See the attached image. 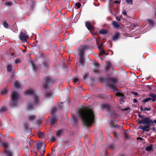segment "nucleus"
I'll return each instance as SVG.
<instances>
[{
	"label": "nucleus",
	"mask_w": 156,
	"mask_h": 156,
	"mask_svg": "<svg viewBox=\"0 0 156 156\" xmlns=\"http://www.w3.org/2000/svg\"><path fill=\"white\" fill-rule=\"evenodd\" d=\"M124 94L120 92H117L116 93V96H117L121 97L123 96Z\"/></svg>",
	"instance_id": "58836bf2"
},
{
	"label": "nucleus",
	"mask_w": 156,
	"mask_h": 156,
	"mask_svg": "<svg viewBox=\"0 0 156 156\" xmlns=\"http://www.w3.org/2000/svg\"><path fill=\"white\" fill-rule=\"evenodd\" d=\"M110 68L109 67L106 66L105 68V70L106 71H108L109 69Z\"/></svg>",
	"instance_id": "e2e57ef3"
},
{
	"label": "nucleus",
	"mask_w": 156,
	"mask_h": 156,
	"mask_svg": "<svg viewBox=\"0 0 156 156\" xmlns=\"http://www.w3.org/2000/svg\"><path fill=\"white\" fill-rule=\"evenodd\" d=\"M5 4L6 5H8V6H11L12 5V3L11 2H6Z\"/></svg>",
	"instance_id": "de8ad7c7"
},
{
	"label": "nucleus",
	"mask_w": 156,
	"mask_h": 156,
	"mask_svg": "<svg viewBox=\"0 0 156 156\" xmlns=\"http://www.w3.org/2000/svg\"><path fill=\"white\" fill-rule=\"evenodd\" d=\"M137 123L138 124H146V125L143 126H140L138 129H142L144 131L148 132L150 130V127L151 126H154V123L156 124V120H152L149 117H145L143 118L142 120H139Z\"/></svg>",
	"instance_id": "f03ea898"
},
{
	"label": "nucleus",
	"mask_w": 156,
	"mask_h": 156,
	"mask_svg": "<svg viewBox=\"0 0 156 156\" xmlns=\"http://www.w3.org/2000/svg\"><path fill=\"white\" fill-rule=\"evenodd\" d=\"M55 140V139L54 137H51V140L52 142L54 141Z\"/></svg>",
	"instance_id": "774afa93"
},
{
	"label": "nucleus",
	"mask_w": 156,
	"mask_h": 156,
	"mask_svg": "<svg viewBox=\"0 0 156 156\" xmlns=\"http://www.w3.org/2000/svg\"><path fill=\"white\" fill-rule=\"evenodd\" d=\"M129 132L127 130H126L124 132V136L126 139H129Z\"/></svg>",
	"instance_id": "5701e85b"
},
{
	"label": "nucleus",
	"mask_w": 156,
	"mask_h": 156,
	"mask_svg": "<svg viewBox=\"0 0 156 156\" xmlns=\"http://www.w3.org/2000/svg\"><path fill=\"white\" fill-rule=\"evenodd\" d=\"M114 135V136L116 138L118 137L116 133L115 132H113Z\"/></svg>",
	"instance_id": "13d9d810"
},
{
	"label": "nucleus",
	"mask_w": 156,
	"mask_h": 156,
	"mask_svg": "<svg viewBox=\"0 0 156 156\" xmlns=\"http://www.w3.org/2000/svg\"><path fill=\"white\" fill-rule=\"evenodd\" d=\"M30 62L33 68V69L35 71L37 69V67L34 64L33 62L31 60H30Z\"/></svg>",
	"instance_id": "cd10ccee"
},
{
	"label": "nucleus",
	"mask_w": 156,
	"mask_h": 156,
	"mask_svg": "<svg viewBox=\"0 0 156 156\" xmlns=\"http://www.w3.org/2000/svg\"><path fill=\"white\" fill-rule=\"evenodd\" d=\"M19 37L21 41H27V38H28L29 37L26 33L21 31L20 33Z\"/></svg>",
	"instance_id": "6e6552de"
},
{
	"label": "nucleus",
	"mask_w": 156,
	"mask_h": 156,
	"mask_svg": "<svg viewBox=\"0 0 156 156\" xmlns=\"http://www.w3.org/2000/svg\"><path fill=\"white\" fill-rule=\"evenodd\" d=\"M84 126L86 127L91 126L95 121V115L91 109L80 108L78 112Z\"/></svg>",
	"instance_id": "f257e3e1"
},
{
	"label": "nucleus",
	"mask_w": 156,
	"mask_h": 156,
	"mask_svg": "<svg viewBox=\"0 0 156 156\" xmlns=\"http://www.w3.org/2000/svg\"><path fill=\"white\" fill-rule=\"evenodd\" d=\"M42 145V143H37L36 144V148L37 150H39L41 149V148Z\"/></svg>",
	"instance_id": "b1692460"
},
{
	"label": "nucleus",
	"mask_w": 156,
	"mask_h": 156,
	"mask_svg": "<svg viewBox=\"0 0 156 156\" xmlns=\"http://www.w3.org/2000/svg\"><path fill=\"white\" fill-rule=\"evenodd\" d=\"M72 117H73V119L74 121V123H76L78 121L76 117L74 115H73Z\"/></svg>",
	"instance_id": "c756f323"
},
{
	"label": "nucleus",
	"mask_w": 156,
	"mask_h": 156,
	"mask_svg": "<svg viewBox=\"0 0 156 156\" xmlns=\"http://www.w3.org/2000/svg\"><path fill=\"white\" fill-rule=\"evenodd\" d=\"M8 91L5 88L3 89L1 91V94H6L7 93Z\"/></svg>",
	"instance_id": "7c9ffc66"
},
{
	"label": "nucleus",
	"mask_w": 156,
	"mask_h": 156,
	"mask_svg": "<svg viewBox=\"0 0 156 156\" xmlns=\"http://www.w3.org/2000/svg\"><path fill=\"white\" fill-rule=\"evenodd\" d=\"M25 94L33 96L34 98V103L35 104H37L39 102L40 99L38 96L35 93L33 89H30L25 91Z\"/></svg>",
	"instance_id": "20e7f679"
},
{
	"label": "nucleus",
	"mask_w": 156,
	"mask_h": 156,
	"mask_svg": "<svg viewBox=\"0 0 156 156\" xmlns=\"http://www.w3.org/2000/svg\"><path fill=\"white\" fill-rule=\"evenodd\" d=\"M7 108L5 107H2L0 109V112L3 113L5 112Z\"/></svg>",
	"instance_id": "bb28decb"
},
{
	"label": "nucleus",
	"mask_w": 156,
	"mask_h": 156,
	"mask_svg": "<svg viewBox=\"0 0 156 156\" xmlns=\"http://www.w3.org/2000/svg\"><path fill=\"white\" fill-rule=\"evenodd\" d=\"M121 98H120V101H124V100H125V98L124 97V95H123V96H121Z\"/></svg>",
	"instance_id": "09e8293b"
},
{
	"label": "nucleus",
	"mask_w": 156,
	"mask_h": 156,
	"mask_svg": "<svg viewBox=\"0 0 156 156\" xmlns=\"http://www.w3.org/2000/svg\"><path fill=\"white\" fill-rule=\"evenodd\" d=\"M132 94H133V95H135L137 96L138 95V94L136 92L133 91L132 92Z\"/></svg>",
	"instance_id": "5fc2aeb1"
},
{
	"label": "nucleus",
	"mask_w": 156,
	"mask_h": 156,
	"mask_svg": "<svg viewBox=\"0 0 156 156\" xmlns=\"http://www.w3.org/2000/svg\"><path fill=\"white\" fill-rule=\"evenodd\" d=\"M42 151H43V153H42V152L41 151H40V152L41 154V155H40L39 156H43L44 155V153L45 152V150H44V147L42 149Z\"/></svg>",
	"instance_id": "4c0bfd02"
},
{
	"label": "nucleus",
	"mask_w": 156,
	"mask_h": 156,
	"mask_svg": "<svg viewBox=\"0 0 156 156\" xmlns=\"http://www.w3.org/2000/svg\"><path fill=\"white\" fill-rule=\"evenodd\" d=\"M138 116L142 118V119L144 118L143 116L142 115H140V114L138 115Z\"/></svg>",
	"instance_id": "69168bd1"
},
{
	"label": "nucleus",
	"mask_w": 156,
	"mask_h": 156,
	"mask_svg": "<svg viewBox=\"0 0 156 156\" xmlns=\"http://www.w3.org/2000/svg\"><path fill=\"white\" fill-rule=\"evenodd\" d=\"M149 96L152 98L151 100L153 102L156 101V94L154 93H151Z\"/></svg>",
	"instance_id": "dca6fc26"
},
{
	"label": "nucleus",
	"mask_w": 156,
	"mask_h": 156,
	"mask_svg": "<svg viewBox=\"0 0 156 156\" xmlns=\"http://www.w3.org/2000/svg\"><path fill=\"white\" fill-rule=\"evenodd\" d=\"M112 25L116 29L120 27V25L117 22L115 21L112 22Z\"/></svg>",
	"instance_id": "f3484780"
},
{
	"label": "nucleus",
	"mask_w": 156,
	"mask_h": 156,
	"mask_svg": "<svg viewBox=\"0 0 156 156\" xmlns=\"http://www.w3.org/2000/svg\"><path fill=\"white\" fill-rule=\"evenodd\" d=\"M151 100V98H146L142 101V102L144 103H146L148 102L149 101Z\"/></svg>",
	"instance_id": "c85d7f7f"
},
{
	"label": "nucleus",
	"mask_w": 156,
	"mask_h": 156,
	"mask_svg": "<svg viewBox=\"0 0 156 156\" xmlns=\"http://www.w3.org/2000/svg\"><path fill=\"white\" fill-rule=\"evenodd\" d=\"M78 80V79L77 78H75L73 79V82L74 83H76Z\"/></svg>",
	"instance_id": "603ef678"
},
{
	"label": "nucleus",
	"mask_w": 156,
	"mask_h": 156,
	"mask_svg": "<svg viewBox=\"0 0 156 156\" xmlns=\"http://www.w3.org/2000/svg\"><path fill=\"white\" fill-rule=\"evenodd\" d=\"M54 81L50 77H47L46 78L45 82L43 84V86L44 88L47 89L48 86L52 84Z\"/></svg>",
	"instance_id": "0eeeda50"
},
{
	"label": "nucleus",
	"mask_w": 156,
	"mask_h": 156,
	"mask_svg": "<svg viewBox=\"0 0 156 156\" xmlns=\"http://www.w3.org/2000/svg\"><path fill=\"white\" fill-rule=\"evenodd\" d=\"M101 108L105 109L107 111H110L111 108V105L109 104H103L101 105Z\"/></svg>",
	"instance_id": "9b49d317"
},
{
	"label": "nucleus",
	"mask_w": 156,
	"mask_h": 156,
	"mask_svg": "<svg viewBox=\"0 0 156 156\" xmlns=\"http://www.w3.org/2000/svg\"><path fill=\"white\" fill-rule=\"evenodd\" d=\"M58 118L56 117H54L52 118L50 120V123L51 126L55 124L57 121Z\"/></svg>",
	"instance_id": "ddd939ff"
},
{
	"label": "nucleus",
	"mask_w": 156,
	"mask_h": 156,
	"mask_svg": "<svg viewBox=\"0 0 156 156\" xmlns=\"http://www.w3.org/2000/svg\"><path fill=\"white\" fill-rule=\"evenodd\" d=\"M41 119H39L38 120V122L39 124H40L41 122Z\"/></svg>",
	"instance_id": "680f3d73"
},
{
	"label": "nucleus",
	"mask_w": 156,
	"mask_h": 156,
	"mask_svg": "<svg viewBox=\"0 0 156 156\" xmlns=\"http://www.w3.org/2000/svg\"><path fill=\"white\" fill-rule=\"evenodd\" d=\"M96 41L97 42V44L98 45V48L99 50L101 51V50H102V48H101V46H102L103 45L102 44H100L99 43V41H98L99 40H98V39H96Z\"/></svg>",
	"instance_id": "aec40b11"
},
{
	"label": "nucleus",
	"mask_w": 156,
	"mask_h": 156,
	"mask_svg": "<svg viewBox=\"0 0 156 156\" xmlns=\"http://www.w3.org/2000/svg\"><path fill=\"white\" fill-rule=\"evenodd\" d=\"M89 48V47L87 45H82L79 48L78 50V53L80 56V62L82 66H83L84 63L83 58L84 53Z\"/></svg>",
	"instance_id": "7ed1b4c3"
},
{
	"label": "nucleus",
	"mask_w": 156,
	"mask_h": 156,
	"mask_svg": "<svg viewBox=\"0 0 156 156\" xmlns=\"http://www.w3.org/2000/svg\"><path fill=\"white\" fill-rule=\"evenodd\" d=\"M57 109L56 107H54L51 110V113L52 114H54L55 111H56Z\"/></svg>",
	"instance_id": "c9c22d12"
},
{
	"label": "nucleus",
	"mask_w": 156,
	"mask_h": 156,
	"mask_svg": "<svg viewBox=\"0 0 156 156\" xmlns=\"http://www.w3.org/2000/svg\"><path fill=\"white\" fill-rule=\"evenodd\" d=\"M38 136L39 137H42L44 136V133L41 132H39L38 133Z\"/></svg>",
	"instance_id": "72a5a7b5"
},
{
	"label": "nucleus",
	"mask_w": 156,
	"mask_h": 156,
	"mask_svg": "<svg viewBox=\"0 0 156 156\" xmlns=\"http://www.w3.org/2000/svg\"><path fill=\"white\" fill-rule=\"evenodd\" d=\"M43 66L46 69H48L49 68V66L48 62L45 61L43 62Z\"/></svg>",
	"instance_id": "a211bd4d"
},
{
	"label": "nucleus",
	"mask_w": 156,
	"mask_h": 156,
	"mask_svg": "<svg viewBox=\"0 0 156 156\" xmlns=\"http://www.w3.org/2000/svg\"><path fill=\"white\" fill-rule=\"evenodd\" d=\"M4 27L5 28H8V24L6 22H5L4 23Z\"/></svg>",
	"instance_id": "37998d69"
},
{
	"label": "nucleus",
	"mask_w": 156,
	"mask_h": 156,
	"mask_svg": "<svg viewBox=\"0 0 156 156\" xmlns=\"http://www.w3.org/2000/svg\"><path fill=\"white\" fill-rule=\"evenodd\" d=\"M20 61V59L18 58H16L15 60V62L16 64H18L19 62Z\"/></svg>",
	"instance_id": "8fccbe9b"
},
{
	"label": "nucleus",
	"mask_w": 156,
	"mask_h": 156,
	"mask_svg": "<svg viewBox=\"0 0 156 156\" xmlns=\"http://www.w3.org/2000/svg\"><path fill=\"white\" fill-rule=\"evenodd\" d=\"M108 81L109 83L107 85L110 88L114 90H118L117 87L114 86L118 82V80L117 78L115 77H110L108 79Z\"/></svg>",
	"instance_id": "39448f33"
},
{
	"label": "nucleus",
	"mask_w": 156,
	"mask_h": 156,
	"mask_svg": "<svg viewBox=\"0 0 156 156\" xmlns=\"http://www.w3.org/2000/svg\"><path fill=\"white\" fill-rule=\"evenodd\" d=\"M99 80L101 82H103L105 80L104 77H101L99 78Z\"/></svg>",
	"instance_id": "49530a36"
},
{
	"label": "nucleus",
	"mask_w": 156,
	"mask_h": 156,
	"mask_svg": "<svg viewBox=\"0 0 156 156\" xmlns=\"http://www.w3.org/2000/svg\"><path fill=\"white\" fill-rule=\"evenodd\" d=\"M137 140H143V138L141 137H138L137 138Z\"/></svg>",
	"instance_id": "0e129e2a"
},
{
	"label": "nucleus",
	"mask_w": 156,
	"mask_h": 156,
	"mask_svg": "<svg viewBox=\"0 0 156 156\" xmlns=\"http://www.w3.org/2000/svg\"><path fill=\"white\" fill-rule=\"evenodd\" d=\"M148 23L149 25H153L154 24L153 21L151 20H148Z\"/></svg>",
	"instance_id": "79ce46f5"
},
{
	"label": "nucleus",
	"mask_w": 156,
	"mask_h": 156,
	"mask_svg": "<svg viewBox=\"0 0 156 156\" xmlns=\"http://www.w3.org/2000/svg\"><path fill=\"white\" fill-rule=\"evenodd\" d=\"M14 87L17 89L20 88V83L17 81H16L14 83Z\"/></svg>",
	"instance_id": "412c9836"
},
{
	"label": "nucleus",
	"mask_w": 156,
	"mask_h": 156,
	"mask_svg": "<svg viewBox=\"0 0 156 156\" xmlns=\"http://www.w3.org/2000/svg\"><path fill=\"white\" fill-rule=\"evenodd\" d=\"M110 124V126L111 127L117 128L118 129H119L120 128V126L117 124H115L113 120L111 121Z\"/></svg>",
	"instance_id": "f8f14e48"
},
{
	"label": "nucleus",
	"mask_w": 156,
	"mask_h": 156,
	"mask_svg": "<svg viewBox=\"0 0 156 156\" xmlns=\"http://www.w3.org/2000/svg\"><path fill=\"white\" fill-rule=\"evenodd\" d=\"M64 129H61L58 130L57 131L56 135L57 136H59L62 135L64 133Z\"/></svg>",
	"instance_id": "2eb2a0df"
},
{
	"label": "nucleus",
	"mask_w": 156,
	"mask_h": 156,
	"mask_svg": "<svg viewBox=\"0 0 156 156\" xmlns=\"http://www.w3.org/2000/svg\"><path fill=\"white\" fill-rule=\"evenodd\" d=\"M151 110V109L150 108L146 107L144 109V111H150Z\"/></svg>",
	"instance_id": "3c124183"
},
{
	"label": "nucleus",
	"mask_w": 156,
	"mask_h": 156,
	"mask_svg": "<svg viewBox=\"0 0 156 156\" xmlns=\"http://www.w3.org/2000/svg\"><path fill=\"white\" fill-rule=\"evenodd\" d=\"M25 129L26 130H27L29 129V126L27 122H25L24 124Z\"/></svg>",
	"instance_id": "f704fd0d"
},
{
	"label": "nucleus",
	"mask_w": 156,
	"mask_h": 156,
	"mask_svg": "<svg viewBox=\"0 0 156 156\" xmlns=\"http://www.w3.org/2000/svg\"><path fill=\"white\" fill-rule=\"evenodd\" d=\"M114 3L119 4L120 3V2L118 0H116L114 1Z\"/></svg>",
	"instance_id": "bf43d9fd"
},
{
	"label": "nucleus",
	"mask_w": 156,
	"mask_h": 156,
	"mask_svg": "<svg viewBox=\"0 0 156 156\" xmlns=\"http://www.w3.org/2000/svg\"><path fill=\"white\" fill-rule=\"evenodd\" d=\"M76 5L78 9H79L81 6V4L80 2H78L76 4Z\"/></svg>",
	"instance_id": "a19ab883"
},
{
	"label": "nucleus",
	"mask_w": 156,
	"mask_h": 156,
	"mask_svg": "<svg viewBox=\"0 0 156 156\" xmlns=\"http://www.w3.org/2000/svg\"><path fill=\"white\" fill-rule=\"evenodd\" d=\"M99 33L101 34H105L108 33L107 31L106 30L103 29L100 30L99 32Z\"/></svg>",
	"instance_id": "4be33fe9"
},
{
	"label": "nucleus",
	"mask_w": 156,
	"mask_h": 156,
	"mask_svg": "<svg viewBox=\"0 0 156 156\" xmlns=\"http://www.w3.org/2000/svg\"><path fill=\"white\" fill-rule=\"evenodd\" d=\"M122 13L125 15H127L126 11L125 10L123 11L122 12Z\"/></svg>",
	"instance_id": "6e6d98bb"
},
{
	"label": "nucleus",
	"mask_w": 156,
	"mask_h": 156,
	"mask_svg": "<svg viewBox=\"0 0 156 156\" xmlns=\"http://www.w3.org/2000/svg\"><path fill=\"white\" fill-rule=\"evenodd\" d=\"M3 145L5 148V152L7 156H12V152L7 149L8 144L7 143H4Z\"/></svg>",
	"instance_id": "1a4fd4ad"
},
{
	"label": "nucleus",
	"mask_w": 156,
	"mask_h": 156,
	"mask_svg": "<svg viewBox=\"0 0 156 156\" xmlns=\"http://www.w3.org/2000/svg\"><path fill=\"white\" fill-rule=\"evenodd\" d=\"M11 97V101L10 102V105L12 107H15L17 105L18 94L16 91H13Z\"/></svg>",
	"instance_id": "423d86ee"
},
{
	"label": "nucleus",
	"mask_w": 156,
	"mask_h": 156,
	"mask_svg": "<svg viewBox=\"0 0 156 156\" xmlns=\"http://www.w3.org/2000/svg\"><path fill=\"white\" fill-rule=\"evenodd\" d=\"M119 33L118 32H116L115 35L112 37V39L113 41H115L119 38Z\"/></svg>",
	"instance_id": "4468645a"
},
{
	"label": "nucleus",
	"mask_w": 156,
	"mask_h": 156,
	"mask_svg": "<svg viewBox=\"0 0 156 156\" xmlns=\"http://www.w3.org/2000/svg\"><path fill=\"white\" fill-rule=\"evenodd\" d=\"M89 76V74L88 73H85L83 76V79H85Z\"/></svg>",
	"instance_id": "ea45409f"
},
{
	"label": "nucleus",
	"mask_w": 156,
	"mask_h": 156,
	"mask_svg": "<svg viewBox=\"0 0 156 156\" xmlns=\"http://www.w3.org/2000/svg\"><path fill=\"white\" fill-rule=\"evenodd\" d=\"M109 148H113L114 147L113 145L112 144H111L109 145Z\"/></svg>",
	"instance_id": "4d7b16f0"
},
{
	"label": "nucleus",
	"mask_w": 156,
	"mask_h": 156,
	"mask_svg": "<svg viewBox=\"0 0 156 156\" xmlns=\"http://www.w3.org/2000/svg\"><path fill=\"white\" fill-rule=\"evenodd\" d=\"M85 26L89 30H94V26L89 21H87L85 23Z\"/></svg>",
	"instance_id": "9d476101"
},
{
	"label": "nucleus",
	"mask_w": 156,
	"mask_h": 156,
	"mask_svg": "<svg viewBox=\"0 0 156 156\" xmlns=\"http://www.w3.org/2000/svg\"><path fill=\"white\" fill-rule=\"evenodd\" d=\"M105 51L103 49L100 51V53H99L100 55H102L105 54Z\"/></svg>",
	"instance_id": "e433bc0d"
},
{
	"label": "nucleus",
	"mask_w": 156,
	"mask_h": 156,
	"mask_svg": "<svg viewBox=\"0 0 156 156\" xmlns=\"http://www.w3.org/2000/svg\"><path fill=\"white\" fill-rule=\"evenodd\" d=\"M153 149V145L152 144H150L148 146L146 147L145 150L148 151H150Z\"/></svg>",
	"instance_id": "6ab92c4d"
},
{
	"label": "nucleus",
	"mask_w": 156,
	"mask_h": 156,
	"mask_svg": "<svg viewBox=\"0 0 156 156\" xmlns=\"http://www.w3.org/2000/svg\"><path fill=\"white\" fill-rule=\"evenodd\" d=\"M126 2L128 4H133V2L132 0H126Z\"/></svg>",
	"instance_id": "c03bdc74"
},
{
	"label": "nucleus",
	"mask_w": 156,
	"mask_h": 156,
	"mask_svg": "<svg viewBox=\"0 0 156 156\" xmlns=\"http://www.w3.org/2000/svg\"><path fill=\"white\" fill-rule=\"evenodd\" d=\"M10 55L11 56H13L14 57H15L16 56V55L15 54V53L13 52L11 53Z\"/></svg>",
	"instance_id": "864d4df0"
},
{
	"label": "nucleus",
	"mask_w": 156,
	"mask_h": 156,
	"mask_svg": "<svg viewBox=\"0 0 156 156\" xmlns=\"http://www.w3.org/2000/svg\"><path fill=\"white\" fill-rule=\"evenodd\" d=\"M111 63L110 62H106V66L109 67L110 68L111 66Z\"/></svg>",
	"instance_id": "a18cd8bd"
},
{
	"label": "nucleus",
	"mask_w": 156,
	"mask_h": 156,
	"mask_svg": "<svg viewBox=\"0 0 156 156\" xmlns=\"http://www.w3.org/2000/svg\"><path fill=\"white\" fill-rule=\"evenodd\" d=\"M116 19L117 20L119 21L120 20V18L119 16H116Z\"/></svg>",
	"instance_id": "052dcab7"
},
{
	"label": "nucleus",
	"mask_w": 156,
	"mask_h": 156,
	"mask_svg": "<svg viewBox=\"0 0 156 156\" xmlns=\"http://www.w3.org/2000/svg\"><path fill=\"white\" fill-rule=\"evenodd\" d=\"M133 102L136 103L137 102V100L135 98H134L133 100Z\"/></svg>",
	"instance_id": "338daca9"
},
{
	"label": "nucleus",
	"mask_w": 156,
	"mask_h": 156,
	"mask_svg": "<svg viewBox=\"0 0 156 156\" xmlns=\"http://www.w3.org/2000/svg\"><path fill=\"white\" fill-rule=\"evenodd\" d=\"M27 108L29 110H30L31 109H33L34 108H33V106L32 104H28L27 105Z\"/></svg>",
	"instance_id": "473e14b6"
},
{
	"label": "nucleus",
	"mask_w": 156,
	"mask_h": 156,
	"mask_svg": "<svg viewBox=\"0 0 156 156\" xmlns=\"http://www.w3.org/2000/svg\"><path fill=\"white\" fill-rule=\"evenodd\" d=\"M51 95V91H48L45 93V96L46 98H49Z\"/></svg>",
	"instance_id": "a878e982"
},
{
	"label": "nucleus",
	"mask_w": 156,
	"mask_h": 156,
	"mask_svg": "<svg viewBox=\"0 0 156 156\" xmlns=\"http://www.w3.org/2000/svg\"><path fill=\"white\" fill-rule=\"evenodd\" d=\"M35 118V116L34 115H31L29 116L28 119L30 121H33L34 120Z\"/></svg>",
	"instance_id": "2f4dec72"
},
{
	"label": "nucleus",
	"mask_w": 156,
	"mask_h": 156,
	"mask_svg": "<svg viewBox=\"0 0 156 156\" xmlns=\"http://www.w3.org/2000/svg\"><path fill=\"white\" fill-rule=\"evenodd\" d=\"M12 69V67L11 65H9L7 66V71L9 72H11Z\"/></svg>",
	"instance_id": "393cba45"
}]
</instances>
